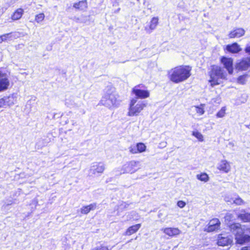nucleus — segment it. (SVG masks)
Returning a JSON list of instances; mask_svg holds the SVG:
<instances>
[{"instance_id":"nucleus-45","label":"nucleus","mask_w":250,"mask_h":250,"mask_svg":"<svg viewBox=\"0 0 250 250\" xmlns=\"http://www.w3.org/2000/svg\"><path fill=\"white\" fill-rule=\"evenodd\" d=\"M3 42L2 38H1V36H0V43H1Z\"/></svg>"},{"instance_id":"nucleus-25","label":"nucleus","mask_w":250,"mask_h":250,"mask_svg":"<svg viewBox=\"0 0 250 250\" xmlns=\"http://www.w3.org/2000/svg\"><path fill=\"white\" fill-rule=\"evenodd\" d=\"M73 6L76 9L83 10L87 8V3L86 1L83 0L74 3Z\"/></svg>"},{"instance_id":"nucleus-7","label":"nucleus","mask_w":250,"mask_h":250,"mask_svg":"<svg viewBox=\"0 0 250 250\" xmlns=\"http://www.w3.org/2000/svg\"><path fill=\"white\" fill-rule=\"evenodd\" d=\"M139 162L134 161H130L125 164L122 168L123 172L120 174L125 173H132L135 172L138 169V164Z\"/></svg>"},{"instance_id":"nucleus-40","label":"nucleus","mask_w":250,"mask_h":250,"mask_svg":"<svg viewBox=\"0 0 250 250\" xmlns=\"http://www.w3.org/2000/svg\"><path fill=\"white\" fill-rule=\"evenodd\" d=\"M167 142H162L159 144V147L160 148H164L167 146Z\"/></svg>"},{"instance_id":"nucleus-5","label":"nucleus","mask_w":250,"mask_h":250,"mask_svg":"<svg viewBox=\"0 0 250 250\" xmlns=\"http://www.w3.org/2000/svg\"><path fill=\"white\" fill-rule=\"evenodd\" d=\"M146 104L142 101H138L137 98L132 99L130 103L127 116H137L143 110Z\"/></svg>"},{"instance_id":"nucleus-16","label":"nucleus","mask_w":250,"mask_h":250,"mask_svg":"<svg viewBox=\"0 0 250 250\" xmlns=\"http://www.w3.org/2000/svg\"><path fill=\"white\" fill-rule=\"evenodd\" d=\"M217 168L225 173H228L230 170L229 163L226 160H222L218 164Z\"/></svg>"},{"instance_id":"nucleus-8","label":"nucleus","mask_w":250,"mask_h":250,"mask_svg":"<svg viewBox=\"0 0 250 250\" xmlns=\"http://www.w3.org/2000/svg\"><path fill=\"white\" fill-rule=\"evenodd\" d=\"M221 62L228 73L229 74H232L233 72V60L231 58L223 57L221 58Z\"/></svg>"},{"instance_id":"nucleus-15","label":"nucleus","mask_w":250,"mask_h":250,"mask_svg":"<svg viewBox=\"0 0 250 250\" xmlns=\"http://www.w3.org/2000/svg\"><path fill=\"white\" fill-rule=\"evenodd\" d=\"M1 107L10 106L14 104L15 99L13 96L4 97L0 99Z\"/></svg>"},{"instance_id":"nucleus-21","label":"nucleus","mask_w":250,"mask_h":250,"mask_svg":"<svg viewBox=\"0 0 250 250\" xmlns=\"http://www.w3.org/2000/svg\"><path fill=\"white\" fill-rule=\"evenodd\" d=\"M158 23V18L157 17H153L148 27H145V30L148 33H150L152 30L155 29Z\"/></svg>"},{"instance_id":"nucleus-22","label":"nucleus","mask_w":250,"mask_h":250,"mask_svg":"<svg viewBox=\"0 0 250 250\" xmlns=\"http://www.w3.org/2000/svg\"><path fill=\"white\" fill-rule=\"evenodd\" d=\"M141 226L140 224H138L129 227L125 231V235L129 236L136 232Z\"/></svg>"},{"instance_id":"nucleus-37","label":"nucleus","mask_w":250,"mask_h":250,"mask_svg":"<svg viewBox=\"0 0 250 250\" xmlns=\"http://www.w3.org/2000/svg\"><path fill=\"white\" fill-rule=\"evenodd\" d=\"M129 151L132 154H136L138 153L136 146H130L129 147Z\"/></svg>"},{"instance_id":"nucleus-3","label":"nucleus","mask_w":250,"mask_h":250,"mask_svg":"<svg viewBox=\"0 0 250 250\" xmlns=\"http://www.w3.org/2000/svg\"><path fill=\"white\" fill-rule=\"evenodd\" d=\"M230 231L235 235L236 242L237 244L243 245L246 242L250 241V236L244 235V233L248 231L250 232V229L246 226H242L239 223H233L229 226Z\"/></svg>"},{"instance_id":"nucleus-19","label":"nucleus","mask_w":250,"mask_h":250,"mask_svg":"<svg viewBox=\"0 0 250 250\" xmlns=\"http://www.w3.org/2000/svg\"><path fill=\"white\" fill-rule=\"evenodd\" d=\"M226 49L228 51L231 53H237L242 50L240 46L236 42L227 45Z\"/></svg>"},{"instance_id":"nucleus-26","label":"nucleus","mask_w":250,"mask_h":250,"mask_svg":"<svg viewBox=\"0 0 250 250\" xmlns=\"http://www.w3.org/2000/svg\"><path fill=\"white\" fill-rule=\"evenodd\" d=\"M247 77V75H244L239 76L237 79V83L240 84H245L246 83Z\"/></svg>"},{"instance_id":"nucleus-14","label":"nucleus","mask_w":250,"mask_h":250,"mask_svg":"<svg viewBox=\"0 0 250 250\" xmlns=\"http://www.w3.org/2000/svg\"><path fill=\"white\" fill-rule=\"evenodd\" d=\"M161 230L166 234L171 237L178 235L181 232L178 229L174 228H163Z\"/></svg>"},{"instance_id":"nucleus-28","label":"nucleus","mask_w":250,"mask_h":250,"mask_svg":"<svg viewBox=\"0 0 250 250\" xmlns=\"http://www.w3.org/2000/svg\"><path fill=\"white\" fill-rule=\"evenodd\" d=\"M136 147L138 152L141 153L144 152L146 149V146L143 143H140L136 145Z\"/></svg>"},{"instance_id":"nucleus-2","label":"nucleus","mask_w":250,"mask_h":250,"mask_svg":"<svg viewBox=\"0 0 250 250\" xmlns=\"http://www.w3.org/2000/svg\"><path fill=\"white\" fill-rule=\"evenodd\" d=\"M100 104L109 108L117 107L119 105L120 101L118 100V95L114 87H106L104 94L100 101Z\"/></svg>"},{"instance_id":"nucleus-29","label":"nucleus","mask_w":250,"mask_h":250,"mask_svg":"<svg viewBox=\"0 0 250 250\" xmlns=\"http://www.w3.org/2000/svg\"><path fill=\"white\" fill-rule=\"evenodd\" d=\"M45 16L43 13H40L35 16V20L38 23H40L44 19Z\"/></svg>"},{"instance_id":"nucleus-31","label":"nucleus","mask_w":250,"mask_h":250,"mask_svg":"<svg viewBox=\"0 0 250 250\" xmlns=\"http://www.w3.org/2000/svg\"><path fill=\"white\" fill-rule=\"evenodd\" d=\"M192 135L195 137L199 141L203 142L204 140L203 135L199 132L193 131Z\"/></svg>"},{"instance_id":"nucleus-42","label":"nucleus","mask_w":250,"mask_h":250,"mask_svg":"<svg viewBox=\"0 0 250 250\" xmlns=\"http://www.w3.org/2000/svg\"><path fill=\"white\" fill-rule=\"evenodd\" d=\"M241 250H250V246L244 247Z\"/></svg>"},{"instance_id":"nucleus-10","label":"nucleus","mask_w":250,"mask_h":250,"mask_svg":"<svg viewBox=\"0 0 250 250\" xmlns=\"http://www.w3.org/2000/svg\"><path fill=\"white\" fill-rule=\"evenodd\" d=\"M220 225V222L217 218H214L210 220L208 223V227L207 229L208 232L213 231L219 229Z\"/></svg>"},{"instance_id":"nucleus-12","label":"nucleus","mask_w":250,"mask_h":250,"mask_svg":"<svg viewBox=\"0 0 250 250\" xmlns=\"http://www.w3.org/2000/svg\"><path fill=\"white\" fill-rule=\"evenodd\" d=\"M245 33V30L242 28L234 29L230 31L229 34V38H240L243 36Z\"/></svg>"},{"instance_id":"nucleus-18","label":"nucleus","mask_w":250,"mask_h":250,"mask_svg":"<svg viewBox=\"0 0 250 250\" xmlns=\"http://www.w3.org/2000/svg\"><path fill=\"white\" fill-rule=\"evenodd\" d=\"M237 217L244 222H250V213L246 212L244 209L237 213Z\"/></svg>"},{"instance_id":"nucleus-35","label":"nucleus","mask_w":250,"mask_h":250,"mask_svg":"<svg viewBox=\"0 0 250 250\" xmlns=\"http://www.w3.org/2000/svg\"><path fill=\"white\" fill-rule=\"evenodd\" d=\"M1 37L2 38L3 42L6 41L8 39H9L10 38H11L12 37L11 33L3 34V35H1Z\"/></svg>"},{"instance_id":"nucleus-36","label":"nucleus","mask_w":250,"mask_h":250,"mask_svg":"<svg viewBox=\"0 0 250 250\" xmlns=\"http://www.w3.org/2000/svg\"><path fill=\"white\" fill-rule=\"evenodd\" d=\"M92 250H109L108 247L105 246L101 245L99 247L95 248Z\"/></svg>"},{"instance_id":"nucleus-20","label":"nucleus","mask_w":250,"mask_h":250,"mask_svg":"<svg viewBox=\"0 0 250 250\" xmlns=\"http://www.w3.org/2000/svg\"><path fill=\"white\" fill-rule=\"evenodd\" d=\"M232 242L231 239L228 237L223 236V234H220L218 236L217 244L219 246H226Z\"/></svg>"},{"instance_id":"nucleus-34","label":"nucleus","mask_w":250,"mask_h":250,"mask_svg":"<svg viewBox=\"0 0 250 250\" xmlns=\"http://www.w3.org/2000/svg\"><path fill=\"white\" fill-rule=\"evenodd\" d=\"M225 218L226 221H232L234 219V216L232 214L228 213L226 214Z\"/></svg>"},{"instance_id":"nucleus-43","label":"nucleus","mask_w":250,"mask_h":250,"mask_svg":"<svg viewBox=\"0 0 250 250\" xmlns=\"http://www.w3.org/2000/svg\"><path fill=\"white\" fill-rule=\"evenodd\" d=\"M74 20H75L76 22H79V18L75 17V18H74Z\"/></svg>"},{"instance_id":"nucleus-6","label":"nucleus","mask_w":250,"mask_h":250,"mask_svg":"<svg viewBox=\"0 0 250 250\" xmlns=\"http://www.w3.org/2000/svg\"><path fill=\"white\" fill-rule=\"evenodd\" d=\"M105 169V165L103 163H94L89 169V173L98 175L103 173Z\"/></svg>"},{"instance_id":"nucleus-38","label":"nucleus","mask_w":250,"mask_h":250,"mask_svg":"<svg viewBox=\"0 0 250 250\" xmlns=\"http://www.w3.org/2000/svg\"><path fill=\"white\" fill-rule=\"evenodd\" d=\"M177 206L180 208H183L186 206V203L183 201H179L177 202Z\"/></svg>"},{"instance_id":"nucleus-13","label":"nucleus","mask_w":250,"mask_h":250,"mask_svg":"<svg viewBox=\"0 0 250 250\" xmlns=\"http://www.w3.org/2000/svg\"><path fill=\"white\" fill-rule=\"evenodd\" d=\"M190 111L194 114L192 115L193 116L196 115L201 116L204 114V104H201L199 106H192L190 108Z\"/></svg>"},{"instance_id":"nucleus-39","label":"nucleus","mask_w":250,"mask_h":250,"mask_svg":"<svg viewBox=\"0 0 250 250\" xmlns=\"http://www.w3.org/2000/svg\"><path fill=\"white\" fill-rule=\"evenodd\" d=\"M225 201L226 202L230 203V204L233 203V200H234L233 198H230L229 196H226L224 198Z\"/></svg>"},{"instance_id":"nucleus-11","label":"nucleus","mask_w":250,"mask_h":250,"mask_svg":"<svg viewBox=\"0 0 250 250\" xmlns=\"http://www.w3.org/2000/svg\"><path fill=\"white\" fill-rule=\"evenodd\" d=\"M132 92L137 97V98L141 99L147 98L149 96V93L147 90L138 89L137 86H135L132 89Z\"/></svg>"},{"instance_id":"nucleus-4","label":"nucleus","mask_w":250,"mask_h":250,"mask_svg":"<svg viewBox=\"0 0 250 250\" xmlns=\"http://www.w3.org/2000/svg\"><path fill=\"white\" fill-rule=\"evenodd\" d=\"M211 85L213 86L222 83V80H226L227 73L221 67L217 65L211 66L210 71L209 72Z\"/></svg>"},{"instance_id":"nucleus-32","label":"nucleus","mask_w":250,"mask_h":250,"mask_svg":"<svg viewBox=\"0 0 250 250\" xmlns=\"http://www.w3.org/2000/svg\"><path fill=\"white\" fill-rule=\"evenodd\" d=\"M129 206V204L125 202L120 204L118 207V209L120 211L126 209Z\"/></svg>"},{"instance_id":"nucleus-30","label":"nucleus","mask_w":250,"mask_h":250,"mask_svg":"<svg viewBox=\"0 0 250 250\" xmlns=\"http://www.w3.org/2000/svg\"><path fill=\"white\" fill-rule=\"evenodd\" d=\"M226 107H222L221 109L217 113L216 117L217 118H223L226 114Z\"/></svg>"},{"instance_id":"nucleus-33","label":"nucleus","mask_w":250,"mask_h":250,"mask_svg":"<svg viewBox=\"0 0 250 250\" xmlns=\"http://www.w3.org/2000/svg\"><path fill=\"white\" fill-rule=\"evenodd\" d=\"M233 203L236 205H241L244 204V202L240 197H238L233 200Z\"/></svg>"},{"instance_id":"nucleus-24","label":"nucleus","mask_w":250,"mask_h":250,"mask_svg":"<svg viewBox=\"0 0 250 250\" xmlns=\"http://www.w3.org/2000/svg\"><path fill=\"white\" fill-rule=\"evenodd\" d=\"M96 208V204H90L88 206L83 207L81 208V213L83 214H87L91 210H94Z\"/></svg>"},{"instance_id":"nucleus-27","label":"nucleus","mask_w":250,"mask_h":250,"mask_svg":"<svg viewBox=\"0 0 250 250\" xmlns=\"http://www.w3.org/2000/svg\"><path fill=\"white\" fill-rule=\"evenodd\" d=\"M197 178L199 180L205 182H206L208 180V174L205 173L197 175Z\"/></svg>"},{"instance_id":"nucleus-1","label":"nucleus","mask_w":250,"mask_h":250,"mask_svg":"<svg viewBox=\"0 0 250 250\" xmlns=\"http://www.w3.org/2000/svg\"><path fill=\"white\" fill-rule=\"evenodd\" d=\"M191 70V68L189 66L176 67L169 72V79L175 83L184 81L190 77Z\"/></svg>"},{"instance_id":"nucleus-17","label":"nucleus","mask_w":250,"mask_h":250,"mask_svg":"<svg viewBox=\"0 0 250 250\" xmlns=\"http://www.w3.org/2000/svg\"><path fill=\"white\" fill-rule=\"evenodd\" d=\"M249 67H250V64L248 58L242 60L236 64V69L239 70H246Z\"/></svg>"},{"instance_id":"nucleus-23","label":"nucleus","mask_w":250,"mask_h":250,"mask_svg":"<svg viewBox=\"0 0 250 250\" xmlns=\"http://www.w3.org/2000/svg\"><path fill=\"white\" fill-rule=\"evenodd\" d=\"M23 13V10L22 8H19L16 10L12 16V19L13 21L18 20L21 19Z\"/></svg>"},{"instance_id":"nucleus-41","label":"nucleus","mask_w":250,"mask_h":250,"mask_svg":"<svg viewBox=\"0 0 250 250\" xmlns=\"http://www.w3.org/2000/svg\"><path fill=\"white\" fill-rule=\"evenodd\" d=\"M245 50L246 53L250 54V46L246 47Z\"/></svg>"},{"instance_id":"nucleus-9","label":"nucleus","mask_w":250,"mask_h":250,"mask_svg":"<svg viewBox=\"0 0 250 250\" xmlns=\"http://www.w3.org/2000/svg\"><path fill=\"white\" fill-rule=\"evenodd\" d=\"M9 84V81L6 74L0 71V92L6 90Z\"/></svg>"},{"instance_id":"nucleus-44","label":"nucleus","mask_w":250,"mask_h":250,"mask_svg":"<svg viewBox=\"0 0 250 250\" xmlns=\"http://www.w3.org/2000/svg\"><path fill=\"white\" fill-rule=\"evenodd\" d=\"M11 204H4L2 206V208H6V207L9 205H10Z\"/></svg>"}]
</instances>
